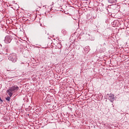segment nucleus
Segmentation results:
<instances>
[{
  "label": "nucleus",
  "mask_w": 129,
  "mask_h": 129,
  "mask_svg": "<svg viewBox=\"0 0 129 129\" xmlns=\"http://www.w3.org/2000/svg\"><path fill=\"white\" fill-rule=\"evenodd\" d=\"M19 90V87L17 85L13 86L12 87H10L7 91V92L8 93V95L10 97L13 96V94L15 92H17Z\"/></svg>",
  "instance_id": "obj_1"
},
{
  "label": "nucleus",
  "mask_w": 129,
  "mask_h": 129,
  "mask_svg": "<svg viewBox=\"0 0 129 129\" xmlns=\"http://www.w3.org/2000/svg\"><path fill=\"white\" fill-rule=\"evenodd\" d=\"M10 61H12L13 63H16L17 60H18V57L17 56V54L15 53H11L8 57Z\"/></svg>",
  "instance_id": "obj_2"
},
{
  "label": "nucleus",
  "mask_w": 129,
  "mask_h": 129,
  "mask_svg": "<svg viewBox=\"0 0 129 129\" xmlns=\"http://www.w3.org/2000/svg\"><path fill=\"white\" fill-rule=\"evenodd\" d=\"M13 39L12 38V36L10 35H7L5 37V42L6 43V44H9V43H11L12 42V40Z\"/></svg>",
  "instance_id": "obj_3"
},
{
  "label": "nucleus",
  "mask_w": 129,
  "mask_h": 129,
  "mask_svg": "<svg viewBox=\"0 0 129 129\" xmlns=\"http://www.w3.org/2000/svg\"><path fill=\"white\" fill-rule=\"evenodd\" d=\"M108 98L111 102H113V101H114V95L110 94Z\"/></svg>",
  "instance_id": "obj_4"
},
{
  "label": "nucleus",
  "mask_w": 129,
  "mask_h": 129,
  "mask_svg": "<svg viewBox=\"0 0 129 129\" xmlns=\"http://www.w3.org/2000/svg\"><path fill=\"white\" fill-rule=\"evenodd\" d=\"M109 4H116L117 3V0H108Z\"/></svg>",
  "instance_id": "obj_5"
},
{
  "label": "nucleus",
  "mask_w": 129,
  "mask_h": 129,
  "mask_svg": "<svg viewBox=\"0 0 129 129\" xmlns=\"http://www.w3.org/2000/svg\"><path fill=\"white\" fill-rule=\"evenodd\" d=\"M6 99L8 101H10L11 100V97H8L7 98H6Z\"/></svg>",
  "instance_id": "obj_6"
},
{
  "label": "nucleus",
  "mask_w": 129,
  "mask_h": 129,
  "mask_svg": "<svg viewBox=\"0 0 129 129\" xmlns=\"http://www.w3.org/2000/svg\"><path fill=\"white\" fill-rule=\"evenodd\" d=\"M62 33H63V35H66V31L65 30H62Z\"/></svg>",
  "instance_id": "obj_7"
},
{
  "label": "nucleus",
  "mask_w": 129,
  "mask_h": 129,
  "mask_svg": "<svg viewBox=\"0 0 129 129\" xmlns=\"http://www.w3.org/2000/svg\"><path fill=\"white\" fill-rule=\"evenodd\" d=\"M0 101H1V102H3V101H3V100H2L1 98H0Z\"/></svg>",
  "instance_id": "obj_8"
},
{
  "label": "nucleus",
  "mask_w": 129,
  "mask_h": 129,
  "mask_svg": "<svg viewBox=\"0 0 129 129\" xmlns=\"http://www.w3.org/2000/svg\"><path fill=\"white\" fill-rule=\"evenodd\" d=\"M104 45H105V43H104Z\"/></svg>",
  "instance_id": "obj_9"
},
{
  "label": "nucleus",
  "mask_w": 129,
  "mask_h": 129,
  "mask_svg": "<svg viewBox=\"0 0 129 129\" xmlns=\"http://www.w3.org/2000/svg\"><path fill=\"white\" fill-rule=\"evenodd\" d=\"M62 129H64V128H62Z\"/></svg>",
  "instance_id": "obj_10"
}]
</instances>
